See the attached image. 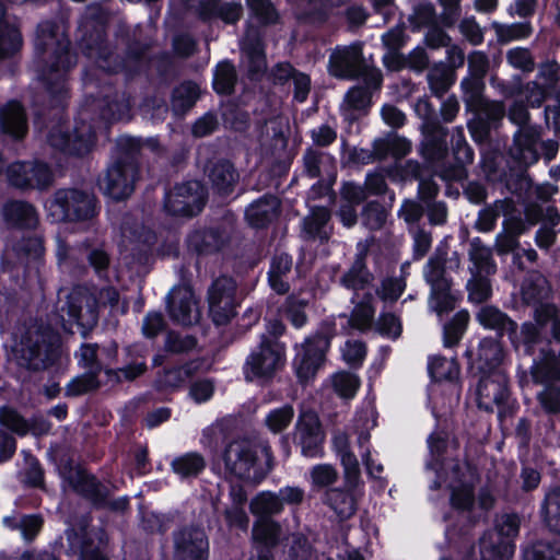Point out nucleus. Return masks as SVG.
<instances>
[{
	"label": "nucleus",
	"mask_w": 560,
	"mask_h": 560,
	"mask_svg": "<svg viewBox=\"0 0 560 560\" xmlns=\"http://www.w3.org/2000/svg\"><path fill=\"white\" fill-rule=\"evenodd\" d=\"M78 54L72 48L67 33H60L52 21L37 25L34 39V67L38 81L44 85L51 109L58 116L47 133L48 144L69 156L89 154L96 142V132L91 122L75 118L70 127L67 107L70 98L69 72L77 66Z\"/></svg>",
	"instance_id": "nucleus-1"
},
{
	"label": "nucleus",
	"mask_w": 560,
	"mask_h": 560,
	"mask_svg": "<svg viewBox=\"0 0 560 560\" xmlns=\"http://www.w3.org/2000/svg\"><path fill=\"white\" fill-rule=\"evenodd\" d=\"M421 130L419 153L433 168H440L444 180H460L467 176V165L474 162L475 152L466 140L463 127L452 131L443 124L428 125Z\"/></svg>",
	"instance_id": "nucleus-2"
},
{
	"label": "nucleus",
	"mask_w": 560,
	"mask_h": 560,
	"mask_svg": "<svg viewBox=\"0 0 560 560\" xmlns=\"http://www.w3.org/2000/svg\"><path fill=\"white\" fill-rule=\"evenodd\" d=\"M142 142L138 138H119L112 153L105 175L100 179V188L114 201H124L135 191L141 178Z\"/></svg>",
	"instance_id": "nucleus-3"
},
{
	"label": "nucleus",
	"mask_w": 560,
	"mask_h": 560,
	"mask_svg": "<svg viewBox=\"0 0 560 560\" xmlns=\"http://www.w3.org/2000/svg\"><path fill=\"white\" fill-rule=\"evenodd\" d=\"M105 302L86 288L78 287L72 289L65 303L60 307L61 327L65 332L73 334L75 326L81 336L89 338L92 330L97 326L101 306H115L119 301V293L114 287H107L100 292Z\"/></svg>",
	"instance_id": "nucleus-4"
},
{
	"label": "nucleus",
	"mask_w": 560,
	"mask_h": 560,
	"mask_svg": "<svg viewBox=\"0 0 560 560\" xmlns=\"http://www.w3.org/2000/svg\"><path fill=\"white\" fill-rule=\"evenodd\" d=\"M61 336L50 325L42 324L22 336L16 360L18 364L27 371L52 370L54 374H61Z\"/></svg>",
	"instance_id": "nucleus-5"
},
{
	"label": "nucleus",
	"mask_w": 560,
	"mask_h": 560,
	"mask_svg": "<svg viewBox=\"0 0 560 560\" xmlns=\"http://www.w3.org/2000/svg\"><path fill=\"white\" fill-rule=\"evenodd\" d=\"M265 465L258 464L257 446L248 441H232L226 444L221 458L225 475L254 485L261 483L273 466V456L269 446L262 447Z\"/></svg>",
	"instance_id": "nucleus-6"
},
{
	"label": "nucleus",
	"mask_w": 560,
	"mask_h": 560,
	"mask_svg": "<svg viewBox=\"0 0 560 560\" xmlns=\"http://www.w3.org/2000/svg\"><path fill=\"white\" fill-rule=\"evenodd\" d=\"M476 401L480 410H498L500 421L514 417L520 410L517 398L511 390V382L504 370L479 373L476 385Z\"/></svg>",
	"instance_id": "nucleus-7"
},
{
	"label": "nucleus",
	"mask_w": 560,
	"mask_h": 560,
	"mask_svg": "<svg viewBox=\"0 0 560 560\" xmlns=\"http://www.w3.org/2000/svg\"><path fill=\"white\" fill-rule=\"evenodd\" d=\"M79 32L81 35L78 39V46L82 55L94 58L98 69L108 74L130 71L127 58L110 48L104 22H85L80 25Z\"/></svg>",
	"instance_id": "nucleus-8"
},
{
	"label": "nucleus",
	"mask_w": 560,
	"mask_h": 560,
	"mask_svg": "<svg viewBox=\"0 0 560 560\" xmlns=\"http://www.w3.org/2000/svg\"><path fill=\"white\" fill-rule=\"evenodd\" d=\"M337 336L334 317H327L318 324L316 330L304 339L293 360L296 377L306 382L314 377L326 361L332 339Z\"/></svg>",
	"instance_id": "nucleus-9"
},
{
	"label": "nucleus",
	"mask_w": 560,
	"mask_h": 560,
	"mask_svg": "<svg viewBox=\"0 0 560 560\" xmlns=\"http://www.w3.org/2000/svg\"><path fill=\"white\" fill-rule=\"evenodd\" d=\"M55 222H84L100 211L98 200L91 191L79 188H59L48 205Z\"/></svg>",
	"instance_id": "nucleus-10"
},
{
	"label": "nucleus",
	"mask_w": 560,
	"mask_h": 560,
	"mask_svg": "<svg viewBox=\"0 0 560 560\" xmlns=\"http://www.w3.org/2000/svg\"><path fill=\"white\" fill-rule=\"evenodd\" d=\"M285 358V346L279 340H271L266 334L245 360L243 374L247 382L256 380L269 381L282 366Z\"/></svg>",
	"instance_id": "nucleus-11"
},
{
	"label": "nucleus",
	"mask_w": 560,
	"mask_h": 560,
	"mask_svg": "<svg viewBox=\"0 0 560 560\" xmlns=\"http://www.w3.org/2000/svg\"><path fill=\"white\" fill-rule=\"evenodd\" d=\"M207 201V186L199 179H188L166 190L163 208L172 217L194 218L203 210Z\"/></svg>",
	"instance_id": "nucleus-12"
},
{
	"label": "nucleus",
	"mask_w": 560,
	"mask_h": 560,
	"mask_svg": "<svg viewBox=\"0 0 560 560\" xmlns=\"http://www.w3.org/2000/svg\"><path fill=\"white\" fill-rule=\"evenodd\" d=\"M236 281L230 276H219L207 291L208 314L215 326H225L237 315Z\"/></svg>",
	"instance_id": "nucleus-13"
},
{
	"label": "nucleus",
	"mask_w": 560,
	"mask_h": 560,
	"mask_svg": "<svg viewBox=\"0 0 560 560\" xmlns=\"http://www.w3.org/2000/svg\"><path fill=\"white\" fill-rule=\"evenodd\" d=\"M174 560H209L210 541L205 528L184 524L172 533Z\"/></svg>",
	"instance_id": "nucleus-14"
},
{
	"label": "nucleus",
	"mask_w": 560,
	"mask_h": 560,
	"mask_svg": "<svg viewBox=\"0 0 560 560\" xmlns=\"http://www.w3.org/2000/svg\"><path fill=\"white\" fill-rule=\"evenodd\" d=\"M10 186L21 190L47 189L54 182L50 165L42 160L15 161L7 168Z\"/></svg>",
	"instance_id": "nucleus-15"
},
{
	"label": "nucleus",
	"mask_w": 560,
	"mask_h": 560,
	"mask_svg": "<svg viewBox=\"0 0 560 560\" xmlns=\"http://www.w3.org/2000/svg\"><path fill=\"white\" fill-rule=\"evenodd\" d=\"M294 429L293 442L301 447V454L304 457L320 458L324 456L326 433L314 410L301 411Z\"/></svg>",
	"instance_id": "nucleus-16"
},
{
	"label": "nucleus",
	"mask_w": 560,
	"mask_h": 560,
	"mask_svg": "<svg viewBox=\"0 0 560 560\" xmlns=\"http://www.w3.org/2000/svg\"><path fill=\"white\" fill-rule=\"evenodd\" d=\"M65 535L69 550L79 553L80 560H108L102 551V547L107 542V536L103 529L79 525L67 528Z\"/></svg>",
	"instance_id": "nucleus-17"
},
{
	"label": "nucleus",
	"mask_w": 560,
	"mask_h": 560,
	"mask_svg": "<svg viewBox=\"0 0 560 560\" xmlns=\"http://www.w3.org/2000/svg\"><path fill=\"white\" fill-rule=\"evenodd\" d=\"M466 112L472 115L467 124L471 138L478 143H483L490 139L491 130L503 119L505 107L500 101L486 98Z\"/></svg>",
	"instance_id": "nucleus-18"
},
{
	"label": "nucleus",
	"mask_w": 560,
	"mask_h": 560,
	"mask_svg": "<svg viewBox=\"0 0 560 560\" xmlns=\"http://www.w3.org/2000/svg\"><path fill=\"white\" fill-rule=\"evenodd\" d=\"M88 104L98 112V117L107 124L122 120L130 112L129 101L125 93L109 82H106L96 93L86 94Z\"/></svg>",
	"instance_id": "nucleus-19"
},
{
	"label": "nucleus",
	"mask_w": 560,
	"mask_h": 560,
	"mask_svg": "<svg viewBox=\"0 0 560 560\" xmlns=\"http://www.w3.org/2000/svg\"><path fill=\"white\" fill-rule=\"evenodd\" d=\"M13 252L18 262L9 269L10 276H13L15 271L19 273V270L22 269L24 277L23 282H25L26 278L39 273V269L44 264L45 254L44 240L42 236L30 233L24 234L21 240L13 245Z\"/></svg>",
	"instance_id": "nucleus-20"
},
{
	"label": "nucleus",
	"mask_w": 560,
	"mask_h": 560,
	"mask_svg": "<svg viewBox=\"0 0 560 560\" xmlns=\"http://www.w3.org/2000/svg\"><path fill=\"white\" fill-rule=\"evenodd\" d=\"M364 67L365 58L359 43L337 48L329 56L328 72L336 79L358 80Z\"/></svg>",
	"instance_id": "nucleus-21"
},
{
	"label": "nucleus",
	"mask_w": 560,
	"mask_h": 560,
	"mask_svg": "<svg viewBox=\"0 0 560 560\" xmlns=\"http://www.w3.org/2000/svg\"><path fill=\"white\" fill-rule=\"evenodd\" d=\"M230 242V235L222 224L197 228L186 237V247L197 256L213 255L222 250Z\"/></svg>",
	"instance_id": "nucleus-22"
},
{
	"label": "nucleus",
	"mask_w": 560,
	"mask_h": 560,
	"mask_svg": "<svg viewBox=\"0 0 560 560\" xmlns=\"http://www.w3.org/2000/svg\"><path fill=\"white\" fill-rule=\"evenodd\" d=\"M205 173L213 194L221 198L231 196L240 179L234 163L228 159L209 160Z\"/></svg>",
	"instance_id": "nucleus-23"
},
{
	"label": "nucleus",
	"mask_w": 560,
	"mask_h": 560,
	"mask_svg": "<svg viewBox=\"0 0 560 560\" xmlns=\"http://www.w3.org/2000/svg\"><path fill=\"white\" fill-rule=\"evenodd\" d=\"M281 213V200L271 192H266L253 200L245 209L247 224L255 230L268 229Z\"/></svg>",
	"instance_id": "nucleus-24"
},
{
	"label": "nucleus",
	"mask_w": 560,
	"mask_h": 560,
	"mask_svg": "<svg viewBox=\"0 0 560 560\" xmlns=\"http://www.w3.org/2000/svg\"><path fill=\"white\" fill-rule=\"evenodd\" d=\"M28 130L24 106L18 100L9 101L0 110V131L13 141L23 140Z\"/></svg>",
	"instance_id": "nucleus-25"
},
{
	"label": "nucleus",
	"mask_w": 560,
	"mask_h": 560,
	"mask_svg": "<svg viewBox=\"0 0 560 560\" xmlns=\"http://www.w3.org/2000/svg\"><path fill=\"white\" fill-rule=\"evenodd\" d=\"M68 486L78 495L89 501L95 509L97 504L105 502L107 486L82 465H78L77 474L68 482Z\"/></svg>",
	"instance_id": "nucleus-26"
},
{
	"label": "nucleus",
	"mask_w": 560,
	"mask_h": 560,
	"mask_svg": "<svg viewBox=\"0 0 560 560\" xmlns=\"http://www.w3.org/2000/svg\"><path fill=\"white\" fill-rule=\"evenodd\" d=\"M281 525L275 520H255L252 528V538L257 558L267 559L273 555L279 545Z\"/></svg>",
	"instance_id": "nucleus-27"
},
{
	"label": "nucleus",
	"mask_w": 560,
	"mask_h": 560,
	"mask_svg": "<svg viewBox=\"0 0 560 560\" xmlns=\"http://www.w3.org/2000/svg\"><path fill=\"white\" fill-rule=\"evenodd\" d=\"M540 132L532 126L521 127L513 138V158L520 165L529 166L538 162Z\"/></svg>",
	"instance_id": "nucleus-28"
},
{
	"label": "nucleus",
	"mask_w": 560,
	"mask_h": 560,
	"mask_svg": "<svg viewBox=\"0 0 560 560\" xmlns=\"http://www.w3.org/2000/svg\"><path fill=\"white\" fill-rule=\"evenodd\" d=\"M545 341L544 331L532 320H525L517 325L510 337L512 349L518 357H534L537 348Z\"/></svg>",
	"instance_id": "nucleus-29"
},
{
	"label": "nucleus",
	"mask_w": 560,
	"mask_h": 560,
	"mask_svg": "<svg viewBox=\"0 0 560 560\" xmlns=\"http://www.w3.org/2000/svg\"><path fill=\"white\" fill-rule=\"evenodd\" d=\"M478 323L489 330H493L498 339L506 337L510 340L517 323L498 306L486 304L476 314Z\"/></svg>",
	"instance_id": "nucleus-30"
},
{
	"label": "nucleus",
	"mask_w": 560,
	"mask_h": 560,
	"mask_svg": "<svg viewBox=\"0 0 560 560\" xmlns=\"http://www.w3.org/2000/svg\"><path fill=\"white\" fill-rule=\"evenodd\" d=\"M530 378L534 384L560 381V354L552 348L545 347L539 350V357L533 359Z\"/></svg>",
	"instance_id": "nucleus-31"
},
{
	"label": "nucleus",
	"mask_w": 560,
	"mask_h": 560,
	"mask_svg": "<svg viewBox=\"0 0 560 560\" xmlns=\"http://www.w3.org/2000/svg\"><path fill=\"white\" fill-rule=\"evenodd\" d=\"M199 16L202 21L219 19L225 24L234 25L243 16L241 2H222L221 0H200Z\"/></svg>",
	"instance_id": "nucleus-32"
},
{
	"label": "nucleus",
	"mask_w": 560,
	"mask_h": 560,
	"mask_svg": "<svg viewBox=\"0 0 560 560\" xmlns=\"http://www.w3.org/2000/svg\"><path fill=\"white\" fill-rule=\"evenodd\" d=\"M3 218L9 226L19 230H34L38 224L35 207L22 200L7 202L3 206Z\"/></svg>",
	"instance_id": "nucleus-33"
},
{
	"label": "nucleus",
	"mask_w": 560,
	"mask_h": 560,
	"mask_svg": "<svg viewBox=\"0 0 560 560\" xmlns=\"http://www.w3.org/2000/svg\"><path fill=\"white\" fill-rule=\"evenodd\" d=\"M293 258L288 253H280L270 259L269 270L267 272L268 284L270 289L279 295H284L290 291L288 276L292 270Z\"/></svg>",
	"instance_id": "nucleus-34"
},
{
	"label": "nucleus",
	"mask_w": 560,
	"mask_h": 560,
	"mask_svg": "<svg viewBox=\"0 0 560 560\" xmlns=\"http://www.w3.org/2000/svg\"><path fill=\"white\" fill-rule=\"evenodd\" d=\"M331 219L330 210L325 206H314L310 210V214L302 221V232L305 240L326 243L330 238V234L326 231V225Z\"/></svg>",
	"instance_id": "nucleus-35"
},
{
	"label": "nucleus",
	"mask_w": 560,
	"mask_h": 560,
	"mask_svg": "<svg viewBox=\"0 0 560 560\" xmlns=\"http://www.w3.org/2000/svg\"><path fill=\"white\" fill-rule=\"evenodd\" d=\"M246 60V77L252 82L260 81L267 71L265 44L259 38L248 40L242 47Z\"/></svg>",
	"instance_id": "nucleus-36"
},
{
	"label": "nucleus",
	"mask_w": 560,
	"mask_h": 560,
	"mask_svg": "<svg viewBox=\"0 0 560 560\" xmlns=\"http://www.w3.org/2000/svg\"><path fill=\"white\" fill-rule=\"evenodd\" d=\"M368 249L359 250L350 268L341 276L340 283L348 290H364L373 280L366 264Z\"/></svg>",
	"instance_id": "nucleus-37"
},
{
	"label": "nucleus",
	"mask_w": 560,
	"mask_h": 560,
	"mask_svg": "<svg viewBox=\"0 0 560 560\" xmlns=\"http://www.w3.org/2000/svg\"><path fill=\"white\" fill-rule=\"evenodd\" d=\"M551 293L548 279L539 271L529 272L521 285L522 302L526 306H534L546 302Z\"/></svg>",
	"instance_id": "nucleus-38"
},
{
	"label": "nucleus",
	"mask_w": 560,
	"mask_h": 560,
	"mask_svg": "<svg viewBox=\"0 0 560 560\" xmlns=\"http://www.w3.org/2000/svg\"><path fill=\"white\" fill-rule=\"evenodd\" d=\"M191 295L180 290H172L166 296V311L174 324L189 326L192 324Z\"/></svg>",
	"instance_id": "nucleus-39"
},
{
	"label": "nucleus",
	"mask_w": 560,
	"mask_h": 560,
	"mask_svg": "<svg viewBox=\"0 0 560 560\" xmlns=\"http://www.w3.org/2000/svg\"><path fill=\"white\" fill-rule=\"evenodd\" d=\"M5 7L0 0V60L13 57L23 45L20 30L9 24L5 19Z\"/></svg>",
	"instance_id": "nucleus-40"
},
{
	"label": "nucleus",
	"mask_w": 560,
	"mask_h": 560,
	"mask_svg": "<svg viewBox=\"0 0 560 560\" xmlns=\"http://www.w3.org/2000/svg\"><path fill=\"white\" fill-rule=\"evenodd\" d=\"M479 551L480 560H508L515 551V544L486 533L479 540ZM466 560H471L470 556Z\"/></svg>",
	"instance_id": "nucleus-41"
},
{
	"label": "nucleus",
	"mask_w": 560,
	"mask_h": 560,
	"mask_svg": "<svg viewBox=\"0 0 560 560\" xmlns=\"http://www.w3.org/2000/svg\"><path fill=\"white\" fill-rule=\"evenodd\" d=\"M283 510L282 500L272 491H261L249 502V511L256 520H273Z\"/></svg>",
	"instance_id": "nucleus-42"
},
{
	"label": "nucleus",
	"mask_w": 560,
	"mask_h": 560,
	"mask_svg": "<svg viewBox=\"0 0 560 560\" xmlns=\"http://www.w3.org/2000/svg\"><path fill=\"white\" fill-rule=\"evenodd\" d=\"M237 84V72L230 59L217 63L213 70L212 89L221 96L234 94Z\"/></svg>",
	"instance_id": "nucleus-43"
},
{
	"label": "nucleus",
	"mask_w": 560,
	"mask_h": 560,
	"mask_svg": "<svg viewBox=\"0 0 560 560\" xmlns=\"http://www.w3.org/2000/svg\"><path fill=\"white\" fill-rule=\"evenodd\" d=\"M171 469L182 479L197 478L207 467L202 454L199 452H187L178 455L170 463Z\"/></svg>",
	"instance_id": "nucleus-44"
},
{
	"label": "nucleus",
	"mask_w": 560,
	"mask_h": 560,
	"mask_svg": "<svg viewBox=\"0 0 560 560\" xmlns=\"http://www.w3.org/2000/svg\"><path fill=\"white\" fill-rule=\"evenodd\" d=\"M503 361V350L497 340L485 338L479 342L477 353L479 373H488L501 368Z\"/></svg>",
	"instance_id": "nucleus-45"
},
{
	"label": "nucleus",
	"mask_w": 560,
	"mask_h": 560,
	"mask_svg": "<svg viewBox=\"0 0 560 560\" xmlns=\"http://www.w3.org/2000/svg\"><path fill=\"white\" fill-rule=\"evenodd\" d=\"M199 97V85L195 81L187 80L173 89L171 105L176 114H185L195 106Z\"/></svg>",
	"instance_id": "nucleus-46"
},
{
	"label": "nucleus",
	"mask_w": 560,
	"mask_h": 560,
	"mask_svg": "<svg viewBox=\"0 0 560 560\" xmlns=\"http://www.w3.org/2000/svg\"><path fill=\"white\" fill-rule=\"evenodd\" d=\"M508 93L511 96L524 97L527 106L538 108L550 94V89L536 81H529L524 84L518 80L509 86Z\"/></svg>",
	"instance_id": "nucleus-47"
},
{
	"label": "nucleus",
	"mask_w": 560,
	"mask_h": 560,
	"mask_svg": "<svg viewBox=\"0 0 560 560\" xmlns=\"http://www.w3.org/2000/svg\"><path fill=\"white\" fill-rule=\"evenodd\" d=\"M540 513L546 527L560 535V486L551 488L545 494Z\"/></svg>",
	"instance_id": "nucleus-48"
},
{
	"label": "nucleus",
	"mask_w": 560,
	"mask_h": 560,
	"mask_svg": "<svg viewBox=\"0 0 560 560\" xmlns=\"http://www.w3.org/2000/svg\"><path fill=\"white\" fill-rule=\"evenodd\" d=\"M325 502L341 518H349L357 512V500L350 490L331 488L325 494Z\"/></svg>",
	"instance_id": "nucleus-49"
},
{
	"label": "nucleus",
	"mask_w": 560,
	"mask_h": 560,
	"mask_svg": "<svg viewBox=\"0 0 560 560\" xmlns=\"http://www.w3.org/2000/svg\"><path fill=\"white\" fill-rule=\"evenodd\" d=\"M469 323V313L466 310L458 311L443 326V346L453 348L460 341Z\"/></svg>",
	"instance_id": "nucleus-50"
},
{
	"label": "nucleus",
	"mask_w": 560,
	"mask_h": 560,
	"mask_svg": "<svg viewBox=\"0 0 560 560\" xmlns=\"http://www.w3.org/2000/svg\"><path fill=\"white\" fill-rule=\"evenodd\" d=\"M492 27L495 31L497 40L501 45L509 44L513 40L526 39L533 33L530 22H515L512 24L493 22Z\"/></svg>",
	"instance_id": "nucleus-51"
},
{
	"label": "nucleus",
	"mask_w": 560,
	"mask_h": 560,
	"mask_svg": "<svg viewBox=\"0 0 560 560\" xmlns=\"http://www.w3.org/2000/svg\"><path fill=\"white\" fill-rule=\"evenodd\" d=\"M49 455L50 462L55 465L59 477L63 482L68 483L71 478H73L74 474H77L79 465L75 464L73 453L65 446H58L51 450Z\"/></svg>",
	"instance_id": "nucleus-52"
},
{
	"label": "nucleus",
	"mask_w": 560,
	"mask_h": 560,
	"mask_svg": "<svg viewBox=\"0 0 560 560\" xmlns=\"http://www.w3.org/2000/svg\"><path fill=\"white\" fill-rule=\"evenodd\" d=\"M375 315V307L372 304L371 295L364 298L354 306L348 324L351 328L365 332L371 328Z\"/></svg>",
	"instance_id": "nucleus-53"
},
{
	"label": "nucleus",
	"mask_w": 560,
	"mask_h": 560,
	"mask_svg": "<svg viewBox=\"0 0 560 560\" xmlns=\"http://www.w3.org/2000/svg\"><path fill=\"white\" fill-rule=\"evenodd\" d=\"M98 376L100 374L90 371H85L84 373L77 375L66 385L65 396L79 397L97 390L101 387Z\"/></svg>",
	"instance_id": "nucleus-54"
},
{
	"label": "nucleus",
	"mask_w": 560,
	"mask_h": 560,
	"mask_svg": "<svg viewBox=\"0 0 560 560\" xmlns=\"http://www.w3.org/2000/svg\"><path fill=\"white\" fill-rule=\"evenodd\" d=\"M544 388L537 393L536 399L545 415L557 417L560 415V385L547 382Z\"/></svg>",
	"instance_id": "nucleus-55"
},
{
	"label": "nucleus",
	"mask_w": 560,
	"mask_h": 560,
	"mask_svg": "<svg viewBox=\"0 0 560 560\" xmlns=\"http://www.w3.org/2000/svg\"><path fill=\"white\" fill-rule=\"evenodd\" d=\"M527 167L525 165L517 168L510 167L509 172L502 175V180L512 195L521 197L530 188L532 179L527 174Z\"/></svg>",
	"instance_id": "nucleus-56"
},
{
	"label": "nucleus",
	"mask_w": 560,
	"mask_h": 560,
	"mask_svg": "<svg viewBox=\"0 0 560 560\" xmlns=\"http://www.w3.org/2000/svg\"><path fill=\"white\" fill-rule=\"evenodd\" d=\"M450 504L457 512H471L475 505L474 486L460 482L458 486H450Z\"/></svg>",
	"instance_id": "nucleus-57"
},
{
	"label": "nucleus",
	"mask_w": 560,
	"mask_h": 560,
	"mask_svg": "<svg viewBox=\"0 0 560 560\" xmlns=\"http://www.w3.org/2000/svg\"><path fill=\"white\" fill-rule=\"evenodd\" d=\"M455 361L448 363L446 358L440 354L430 355L428 360V374L432 382L454 381L457 377Z\"/></svg>",
	"instance_id": "nucleus-58"
},
{
	"label": "nucleus",
	"mask_w": 560,
	"mask_h": 560,
	"mask_svg": "<svg viewBox=\"0 0 560 560\" xmlns=\"http://www.w3.org/2000/svg\"><path fill=\"white\" fill-rule=\"evenodd\" d=\"M173 523V514L155 511L144 513L141 518L142 529L149 535L158 534L163 536L170 530Z\"/></svg>",
	"instance_id": "nucleus-59"
},
{
	"label": "nucleus",
	"mask_w": 560,
	"mask_h": 560,
	"mask_svg": "<svg viewBox=\"0 0 560 560\" xmlns=\"http://www.w3.org/2000/svg\"><path fill=\"white\" fill-rule=\"evenodd\" d=\"M460 89L466 109L480 104L481 101L487 98L483 94L486 89L483 80L465 77L460 82Z\"/></svg>",
	"instance_id": "nucleus-60"
},
{
	"label": "nucleus",
	"mask_w": 560,
	"mask_h": 560,
	"mask_svg": "<svg viewBox=\"0 0 560 560\" xmlns=\"http://www.w3.org/2000/svg\"><path fill=\"white\" fill-rule=\"evenodd\" d=\"M436 12L431 2H421L413 9V13L409 15L408 21L411 31L420 32L423 27H430L435 24Z\"/></svg>",
	"instance_id": "nucleus-61"
},
{
	"label": "nucleus",
	"mask_w": 560,
	"mask_h": 560,
	"mask_svg": "<svg viewBox=\"0 0 560 560\" xmlns=\"http://www.w3.org/2000/svg\"><path fill=\"white\" fill-rule=\"evenodd\" d=\"M523 560H560V544L537 540L524 550Z\"/></svg>",
	"instance_id": "nucleus-62"
},
{
	"label": "nucleus",
	"mask_w": 560,
	"mask_h": 560,
	"mask_svg": "<svg viewBox=\"0 0 560 560\" xmlns=\"http://www.w3.org/2000/svg\"><path fill=\"white\" fill-rule=\"evenodd\" d=\"M252 14L261 25H273L279 22V13L271 0H245Z\"/></svg>",
	"instance_id": "nucleus-63"
},
{
	"label": "nucleus",
	"mask_w": 560,
	"mask_h": 560,
	"mask_svg": "<svg viewBox=\"0 0 560 560\" xmlns=\"http://www.w3.org/2000/svg\"><path fill=\"white\" fill-rule=\"evenodd\" d=\"M0 425L19 436L27 435L26 418L11 406L0 407Z\"/></svg>",
	"instance_id": "nucleus-64"
}]
</instances>
